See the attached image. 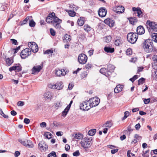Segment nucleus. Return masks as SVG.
Masks as SVG:
<instances>
[{"label": "nucleus", "mask_w": 157, "mask_h": 157, "mask_svg": "<svg viewBox=\"0 0 157 157\" xmlns=\"http://www.w3.org/2000/svg\"><path fill=\"white\" fill-rule=\"evenodd\" d=\"M116 10V13H122L124 12V8L122 6H119L117 7Z\"/></svg>", "instance_id": "nucleus-24"}, {"label": "nucleus", "mask_w": 157, "mask_h": 157, "mask_svg": "<svg viewBox=\"0 0 157 157\" xmlns=\"http://www.w3.org/2000/svg\"><path fill=\"white\" fill-rule=\"evenodd\" d=\"M17 105L18 106H22L24 105V102L19 101L18 102Z\"/></svg>", "instance_id": "nucleus-57"}, {"label": "nucleus", "mask_w": 157, "mask_h": 157, "mask_svg": "<svg viewBox=\"0 0 157 157\" xmlns=\"http://www.w3.org/2000/svg\"><path fill=\"white\" fill-rule=\"evenodd\" d=\"M18 141L27 147L32 148L33 147L32 142L30 140H23L21 139H19Z\"/></svg>", "instance_id": "nucleus-7"}, {"label": "nucleus", "mask_w": 157, "mask_h": 157, "mask_svg": "<svg viewBox=\"0 0 157 157\" xmlns=\"http://www.w3.org/2000/svg\"><path fill=\"white\" fill-rule=\"evenodd\" d=\"M91 107L89 104L88 100L83 101L80 104V109L83 110H88Z\"/></svg>", "instance_id": "nucleus-12"}, {"label": "nucleus", "mask_w": 157, "mask_h": 157, "mask_svg": "<svg viewBox=\"0 0 157 157\" xmlns=\"http://www.w3.org/2000/svg\"><path fill=\"white\" fill-rule=\"evenodd\" d=\"M104 50L105 52L107 53H113L114 51V48H111L109 47H105L104 48Z\"/></svg>", "instance_id": "nucleus-25"}, {"label": "nucleus", "mask_w": 157, "mask_h": 157, "mask_svg": "<svg viewBox=\"0 0 157 157\" xmlns=\"http://www.w3.org/2000/svg\"><path fill=\"white\" fill-rule=\"evenodd\" d=\"M143 48L147 52L149 53L157 51L155 48L154 46L152 41L149 39L146 40L142 44Z\"/></svg>", "instance_id": "nucleus-2"}, {"label": "nucleus", "mask_w": 157, "mask_h": 157, "mask_svg": "<svg viewBox=\"0 0 157 157\" xmlns=\"http://www.w3.org/2000/svg\"><path fill=\"white\" fill-rule=\"evenodd\" d=\"M78 60L80 64H83L86 62L87 57L85 54H79L78 57Z\"/></svg>", "instance_id": "nucleus-8"}, {"label": "nucleus", "mask_w": 157, "mask_h": 157, "mask_svg": "<svg viewBox=\"0 0 157 157\" xmlns=\"http://www.w3.org/2000/svg\"><path fill=\"white\" fill-rule=\"evenodd\" d=\"M16 70L18 72H19L22 70V67L19 63L16 64Z\"/></svg>", "instance_id": "nucleus-37"}, {"label": "nucleus", "mask_w": 157, "mask_h": 157, "mask_svg": "<svg viewBox=\"0 0 157 157\" xmlns=\"http://www.w3.org/2000/svg\"><path fill=\"white\" fill-rule=\"evenodd\" d=\"M42 67L40 65L34 66L32 69V74H34V72H39L42 69Z\"/></svg>", "instance_id": "nucleus-21"}, {"label": "nucleus", "mask_w": 157, "mask_h": 157, "mask_svg": "<svg viewBox=\"0 0 157 157\" xmlns=\"http://www.w3.org/2000/svg\"><path fill=\"white\" fill-rule=\"evenodd\" d=\"M113 124L111 121H107L103 124V127H105L108 128H109L112 126Z\"/></svg>", "instance_id": "nucleus-27"}, {"label": "nucleus", "mask_w": 157, "mask_h": 157, "mask_svg": "<svg viewBox=\"0 0 157 157\" xmlns=\"http://www.w3.org/2000/svg\"><path fill=\"white\" fill-rule=\"evenodd\" d=\"M132 52V50L131 48L128 49L126 51V54L127 55H131Z\"/></svg>", "instance_id": "nucleus-47"}, {"label": "nucleus", "mask_w": 157, "mask_h": 157, "mask_svg": "<svg viewBox=\"0 0 157 157\" xmlns=\"http://www.w3.org/2000/svg\"><path fill=\"white\" fill-rule=\"evenodd\" d=\"M74 156H78L80 155V153L78 150H77L73 153Z\"/></svg>", "instance_id": "nucleus-48"}, {"label": "nucleus", "mask_w": 157, "mask_h": 157, "mask_svg": "<svg viewBox=\"0 0 157 157\" xmlns=\"http://www.w3.org/2000/svg\"><path fill=\"white\" fill-rule=\"evenodd\" d=\"M44 136L48 139H50L52 138V134L49 132H46L44 133Z\"/></svg>", "instance_id": "nucleus-38"}, {"label": "nucleus", "mask_w": 157, "mask_h": 157, "mask_svg": "<svg viewBox=\"0 0 157 157\" xmlns=\"http://www.w3.org/2000/svg\"><path fill=\"white\" fill-rule=\"evenodd\" d=\"M38 146L40 150L45 151L48 149V145H46L43 141H41L39 143Z\"/></svg>", "instance_id": "nucleus-15"}, {"label": "nucleus", "mask_w": 157, "mask_h": 157, "mask_svg": "<svg viewBox=\"0 0 157 157\" xmlns=\"http://www.w3.org/2000/svg\"><path fill=\"white\" fill-rule=\"evenodd\" d=\"M92 139L86 137L84 139L82 140L80 144L84 148L89 147L91 144Z\"/></svg>", "instance_id": "nucleus-5"}, {"label": "nucleus", "mask_w": 157, "mask_h": 157, "mask_svg": "<svg viewBox=\"0 0 157 157\" xmlns=\"http://www.w3.org/2000/svg\"><path fill=\"white\" fill-rule=\"evenodd\" d=\"M48 157H56V152L55 151H52L48 155Z\"/></svg>", "instance_id": "nucleus-42"}, {"label": "nucleus", "mask_w": 157, "mask_h": 157, "mask_svg": "<svg viewBox=\"0 0 157 157\" xmlns=\"http://www.w3.org/2000/svg\"><path fill=\"white\" fill-rule=\"evenodd\" d=\"M115 67L113 65H109L107 67V71L108 73L107 75H109V76L111 75L112 73L114 71Z\"/></svg>", "instance_id": "nucleus-20"}, {"label": "nucleus", "mask_w": 157, "mask_h": 157, "mask_svg": "<svg viewBox=\"0 0 157 157\" xmlns=\"http://www.w3.org/2000/svg\"><path fill=\"white\" fill-rule=\"evenodd\" d=\"M130 23L132 24H134L135 23L137 22L138 20L136 17H130L128 18Z\"/></svg>", "instance_id": "nucleus-28"}, {"label": "nucleus", "mask_w": 157, "mask_h": 157, "mask_svg": "<svg viewBox=\"0 0 157 157\" xmlns=\"http://www.w3.org/2000/svg\"><path fill=\"white\" fill-rule=\"evenodd\" d=\"M94 50L92 49L88 51V53L90 56H91L93 53Z\"/></svg>", "instance_id": "nucleus-63"}, {"label": "nucleus", "mask_w": 157, "mask_h": 157, "mask_svg": "<svg viewBox=\"0 0 157 157\" xmlns=\"http://www.w3.org/2000/svg\"><path fill=\"white\" fill-rule=\"evenodd\" d=\"M45 99L48 101H49L52 98V93L50 92H48L45 93L44 95Z\"/></svg>", "instance_id": "nucleus-18"}, {"label": "nucleus", "mask_w": 157, "mask_h": 157, "mask_svg": "<svg viewBox=\"0 0 157 157\" xmlns=\"http://www.w3.org/2000/svg\"><path fill=\"white\" fill-rule=\"evenodd\" d=\"M31 54V49L29 48H26L22 50L21 53V56L22 59H25Z\"/></svg>", "instance_id": "nucleus-9"}, {"label": "nucleus", "mask_w": 157, "mask_h": 157, "mask_svg": "<svg viewBox=\"0 0 157 157\" xmlns=\"http://www.w3.org/2000/svg\"><path fill=\"white\" fill-rule=\"evenodd\" d=\"M112 37L109 35L107 36L105 38V40L106 42L107 43H109L111 40Z\"/></svg>", "instance_id": "nucleus-40"}, {"label": "nucleus", "mask_w": 157, "mask_h": 157, "mask_svg": "<svg viewBox=\"0 0 157 157\" xmlns=\"http://www.w3.org/2000/svg\"><path fill=\"white\" fill-rule=\"evenodd\" d=\"M50 32L52 36H54L56 34L55 31L52 28L50 29Z\"/></svg>", "instance_id": "nucleus-53"}, {"label": "nucleus", "mask_w": 157, "mask_h": 157, "mask_svg": "<svg viewBox=\"0 0 157 157\" xmlns=\"http://www.w3.org/2000/svg\"><path fill=\"white\" fill-rule=\"evenodd\" d=\"M100 99L97 97L92 98L88 100L91 108L97 106L99 104Z\"/></svg>", "instance_id": "nucleus-6"}, {"label": "nucleus", "mask_w": 157, "mask_h": 157, "mask_svg": "<svg viewBox=\"0 0 157 157\" xmlns=\"http://www.w3.org/2000/svg\"><path fill=\"white\" fill-rule=\"evenodd\" d=\"M92 28L88 25H85L84 26V29L87 32H88L90 31Z\"/></svg>", "instance_id": "nucleus-33"}, {"label": "nucleus", "mask_w": 157, "mask_h": 157, "mask_svg": "<svg viewBox=\"0 0 157 157\" xmlns=\"http://www.w3.org/2000/svg\"><path fill=\"white\" fill-rule=\"evenodd\" d=\"M150 100V98H147V99H145L144 100V103L146 104H148Z\"/></svg>", "instance_id": "nucleus-59"}, {"label": "nucleus", "mask_w": 157, "mask_h": 157, "mask_svg": "<svg viewBox=\"0 0 157 157\" xmlns=\"http://www.w3.org/2000/svg\"><path fill=\"white\" fill-rule=\"evenodd\" d=\"M144 78H140L138 80V85H140L141 84H143L144 81Z\"/></svg>", "instance_id": "nucleus-45"}, {"label": "nucleus", "mask_w": 157, "mask_h": 157, "mask_svg": "<svg viewBox=\"0 0 157 157\" xmlns=\"http://www.w3.org/2000/svg\"><path fill=\"white\" fill-rule=\"evenodd\" d=\"M29 48L33 52H36L38 50V46L34 42H29L28 44Z\"/></svg>", "instance_id": "nucleus-11"}, {"label": "nucleus", "mask_w": 157, "mask_h": 157, "mask_svg": "<svg viewBox=\"0 0 157 157\" xmlns=\"http://www.w3.org/2000/svg\"><path fill=\"white\" fill-rule=\"evenodd\" d=\"M65 11L68 13L70 16L74 17L76 13L75 11L68 10H65Z\"/></svg>", "instance_id": "nucleus-30"}, {"label": "nucleus", "mask_w": 157, "mask_h": 157, "mask_svg": "<svg viewBox=\"0 0 157 157\" xmlns=\"http://www.w3.org/2000/svg\"><path fill=\"white\" fill-rule=\"evenodd\" d=\"M151 36L152 40L156 43H157V33H153L151 34Z\"/></svg>", "instance_id": "nucleus-29"}, {"label": "nucleus", "mask_w": 157, "mask_h": 157, "mask_svg": "<svg viewBox=\"0 0 157 157\" xmlns=\"http://www.w3.org/2000/svg\"><path fill=\"white\" fill-rule=\"evenodd\" d=\"M114 43L116 46H120L122 44L121 38L119 36H117L115 39Z\"/></svg>", "instance_id": "nucleus-22"}, {"label": "nucleus", "mask_w": 157, "mask_h": 157, "mask_svg": "<svg viewBox=\"0 0 157 157\" xmlns=\"http://www.w3.org/2000/svg\"><path fill=\"white\" fill-rule=\"evenodd\" d=\"M46 20L48 23H51L56 29L61 27L60 24L61 23L62 20L56 16L54 12L50 13L47 17Z\"/></svg>", "instance_id": "nucleus-1"}, {"label": "nucleus", "mask_w": 157, "mask_h": 157, "mask_svg": "<svg viewBox=\"0 0 157 157\" xmlns=\"http://www.w3.org/2000/svg\"><path fill=\"white\" fill-rule=\"evenodd\" d=\"M96 132V129H91L88 132L89 135L90 136H93L95 134Z\"/></svg>", "instance_id": "nucleus-35"}, {"label": "nucleus", "mask_w": 157, "mask_h": 157, "mask_svg": "<svg viewBox=\"0 0 157 157\" xmlns=\"http://www.w3.org/2000/svg\"><path fill=\"white\" fill-rule=\"evenodd\" d=\"M135 127L137 130H139L140 127V125L139 123H138L135 125Z\"/></svg>", "instance_id": "nucleus-61"}, {"label": "nucleus", "mask_w": 157, "mask_h": 157, "mask_svg": "<svg viewBox=\"0 0 157 157\" xmlns=\"http://www.w3.org/2000/svg\"><path fill=\"white\" fill-rule=\"evenodd\" d=\"M134 137L136 139L134 140L133 142H135V143L137 142V140H140L142 139L141 136H139L137 134H136L135 135Z\"/></svg>", "instance_id": "nucleus-31"}, {"label": "nucleus", "mask_w": 157, "mask_h": 157, "mask_svg": "<svg viewBox=\"0 0 157 157\" xmlns=\"http://www.w3.org/2000/svg\"><path fill=\"white\" fill-rule=\"evenodd\" d=\"M69 109H67V107H66L65 109H64V110L62 112V115L63 117H65L67 115L69 110Z\"/></svg>", "instance_id": "nucleus-36"}, {"label": "nucleus", "mask_w": 157, "mask_h": 157, "mask_svg": "<svg viewBox=\"0 0 157 157\" xmlns=\"http://www.w3.org/2000/svg\"><path fill=\"white\" fill-rule=\"evenodd\" d=\"M152 59L153 60L156 61L157 62V55H154Z\"/></svg>", "instance_id": "nucleus-64"}, {"label": "nucleus", "mask_w": 157, "mask_h": 157, "mask_svg": "<svg viewBox=\"0 0 157 157\" xmlns=\"http://www.w3.org/2000/svg\"><path fill=\"white\" fill-rule=\"evenodd\" d=\"M104 23L110 27H113L114 25V21L111 19L108 18L104 21Z\"/></svg>", "instance_id": "nucleus-16"}, {"label": "nucleus", "mask_w": 157, "mask_h": 157, "mask_svg": "<svg viewBox=\"0 0 157 157\" xmlns=\"http://www.w3.org/2000/svg\"><path fill=\"white\" fill-rule=\"evenodd\" d=\"M132 10L133 11H136L138 14L137 16L139 17H142V12L140 8H138L134 7L132 8Z\"/></svg>", "instance_id": "nucleus-23"}, {"label": "nucleus", "mask_w": 157, "mask_h": 157, "mask_svg": "<svg viewBox=\"0 0 157 157\" xmlns=\"http://www.w3.org/2000/svg\"><path fill=\"white\" fill-rule=\"evenodd\" d=\"M55 106L56 107V108L58 109L59 107L61 106V104L60 102H57L55 104Z\"/></svg>", "instance_id": "nucleus-54"}, {"label": "nucleus", "mask_w": 157, "mask_h": 157, "mask_svg": "<svg viewBox=\"0 0 157 157\" xmlns=\"http://www.w3.org/2000/svg\"><path fill=\"white\" fill-rule=\"evenodd\" d=\"M40 126L41 127H45L46 126V124L45 122H42L40 124Z\"/></svg>", "instance_id": "nucleus-58"}, {"label": "nucleus", "mask_w": 157, "mask_h": 157, "mask_svg": "<svg viewBox=\"0 0 157 157\" xmlns=\"http://www.w3.org/2000/svg\"><path fill=\"white\" fill-rule=\"evenodd\" d=\"M138 37V35L136 33L131 32L128 33L127 38L128 42L134 44L136 42Z\"/></svg>", "instance_id": "nucleus-4"}, {"label": "nucleus", "mask_w": 157, "mask_h": 157, "mask_svg": "<svg viewBox=\"0 0 157 157\" xmlns=\"http://www.w3.org/2000/svg\"><path fill=\"white\" fill-rule=\"evenodd\" d=\"M30 122V120L29 119L25 118L24 120V122L26 124H29Z\"/></svg>", "instance_id": "nucleus-56"}, {"label": "nucleus", "mask_w": 157, "mask_h": 157, "mask_svg": "<svg viewBox=\"0 0 157 157\" xmlns=\"http://www.w3.org/2000/svg\"><path fill=\"white\" fill-rule=\"evenodd\" d=\"M118 151V149H113L111 150V152L112 154H114L117 152Z\"/></svg>", "instance_id": "nucleus-62"}, {"label": "nucleus", "mask_w": 157, "mask_h": 157, "mask_svg": "<svg viewBox=\"0 0 157 157\" xmlns=\"http://www.w3.org/2000/svg\"><path fill=\"white\" fill-rule=\"evenodd\" d=\"M146 25L149 32H157V23L150 20H147Z\"/></svg>", "instance_id": "nucleus-3"}, {"label": "nucleus", "mask_w": 157, "mask_h": 157, "mask_svg": "<svg viewBox=\"0 0 157 157\" xmlns=\"http://www.w3.org/2000/svg\"><path fill=\"white\" fill-rule=\"evenodd\" d=\"M36 23L35 22L32 20L29 21V25L31 27H34L35 26Z\"/></svg>", "instance_id": "nucleus-44"}, {"label": "nucleus", "mask_w": 157, "mask_h": 157, "mask_svg": "<svg viewBox=\"0 0 157 157\" xmlns=\"http://www.w3.org/2000/svg\"><path fill=\"white\" fill-rule=\"evenodd\" d=\"M79 38L80 39L83 40L86 38L85 35L83 33H81L80 34Z\"/></svg>", "instance_id": "nucleus-55"}, {"label": "nucleus", "mask_w": 157, "mask_h": 157, "mask_svg": "<svg viewBox=\"0 0 157 157\" xmlns=\"http://www.w3.org/2000/svg\"><path fill=\"white\" fill-rule=\"evenodd\" d=\"M117 88H118L119 89V91L120 92L121 91L123 88V86L118 85H117Z\"/></svg>", "instance_id": "nucleus-60"}, {"label": "nucleus", "mask_w": 157, "mask_h": 157, "mask_svg": "<svg viewBox=\"0 0 157 157\" xmlns=\"http://www.w3.org/2000/svg\"><path fill=\"white\" fill-rule=\"evenodd\" d=\"M63 86V83L61 82H58L56 84H49V87L53 89H57L60 90L62 89Z\"/></svg>", "instance_id": "nucleus-10"}, {"label": "nucleus", "mask_w": 157, "mask_h": 157, "mask_svg": "<svg viewBox=\"0 0 157 157\" xmlns=\"http://www.w3.org/2000/svg\"><path fill=\"white\" fill-rule=\"evenodd\" d=\"M53 53V50H46L44 52V54H52Z\"/></svg>", "instance_id": "nucleus-46"}, {"label": "nucleus", "mask_w": 157, "mask_h": 157, "mask_svg": "<svg viewBox=\"0 0 157 157\" xmlns=\"http://www.w3.org/2000/svg\"><path fill=\"white\" fill-rule=\"evenodd\" d=\"M10 40L12 42L13 44L15 45H17L18 44V43L17 42V41L16 40L13 39H10Z\"/></svg>", "instance_id": "nucleus-50"}, {"label": "nucleus", "mask_w": 157, "mask_h": 157, "mask_svg": "<svg viewBox=\"0 0 157 157\" xmlns=\"http://www.w3.org/2000/svg\"><path fill=\"white\" fill-rule=\"evenodd\" d=\"M100 72L105 75L107 77H109V75H107L108 73V72L107 71V69H106L105 68H102L100 70Z\"/></svg>", "instance_id": "nucleus-26"}, {"label": "nucleus", "mask_w": 157, "mask_h": 157, "mask_svg": "<svg viewBox=\"0 0 157 157\" xmlns=\"http://www.w3.org/2000/svg\"><path fill=\"white\" fill-rule=\"evenodd\" d=\"M78 23L80 26H82L84 24V21L82 19V18L80 17V18L78 19Z\"/></svg>", "instance_id": "nucleus-34"}, {"label": "nucleus", "mask_w": 157, "mask_h": 157, "mask_svg": "<svg viewBox=\"0 0 157 157\" xmlns=\"http://www.w3.org/2000/svg\"><path fill=\"white\" fill-rule=\"evenodd\" d=\"M128 157H135L134 154L131 152V150H129L127 152Z\"/></svg>", "instance_id": "nucleus-39"}, {"label": "nucleus", "mask_w": 157, "mask_h": 157, "mask_svg": "<svg viewBox=\"0 0 157 157\" xmlns=\"http://www.w3.org/2000/svg\"><path fill=\"white\" fill-rule=\"evenodd\" d=\"M16 64L14 65V66L10 67L9 68V71L11 72L13 71H14L16 70Z\"/></svg>", "instance_id": "nucleus-51"}, {"label": "nucleus", "mask_w": 157, "mask_h": 157, "mask_svg": "<svg viewBox=\"0 0 157 157\" xmlns=\"http://www.w3.org/2000/svg\"><path fill=\"white\" fill-rule=\"evenodd\" d=\"M70 36L69 35L67 34L65 35L64 36L65 40L67 41H70L71 40V39L70 38Z\"/></svg>", "instance_id": "nucleus-49"}, {"label": "nucleus", "mask_w": 157, "mask_h": 157, "mask_svg": "<svg viewBox=\"0 0 157 157\" xmlns=\"http://www.w3.org/2000/svg\"><path fill=\"white\" fill-rule=\"evenodd\" d=\"M83 136V135L82 134L80 133H76L75 134V138L77 139H81Z\"/></svg>", "instance_id": "nucleus-32"}, {"label": "nucleus", "mask_w": 157, "mask_h": 157, "mask_svg": "<svg viewBox=\"0 0 157 157\" xmlns=\"http://www.w3.org/2000/svg\"><path fill=\"white\" fill-rule=\"evenodd\" d=\"M15 12L16 11L13 12V13L11 14L10 15L9 17L7 20V21H9L10 20V19L13 18L14 16L18 14V13H16Z\"/></svg>", "instance_id": "nucleus-41"}, {"label": "nucleus", "mask_w": 157, "mask_h": 157, "mask_svg": "<svg viewBox=\"0 0 157 157\" xmlns=\"http://www.w3.org/2000/svg\"><path fill=\"white\" fill-rule=\"evenodd\" d=\"M67 73V71H65L64 70H60L59 69H56L55 71V74L57 76H62L65 75Z\"/></svg>", "instance_id": "nucleus-13"}, {"label": "nucleus", "mask_w": 157, "mask_h": 157, "mask_svg": "<svg viewBox=\"0 0 157 157\" xmlns=\"http://www.w3.org/2000/svg\"><path fill=\"white\" fill-rule=\"evenodd\" d=\"M3 58L5 59L6 65L8 66H10L13 62V59L11 58H6V57L5 56L4 57L3 55Z\"/></svg>", "instance_id": "nucleus-17"}, {"label": "nucleus", "mask_w": 157, "mask_h": 157, "mask_svg": "<svg viewBox=\"0 0 157 157\" xmlns=\"http://www.w3.org/2000/svg\"><path fill=\"white\" fill-rule=\"evenodd\" d=\"M107 10L104 7H102L100 8L98 10V15L99 16L101 17H105L106 14Z\"/></svg>", "instance_id": "nucleus-14"}, {"label": "nucleus", "mask_w": 157, "mask_h": 157, "mask_svg": "<svg viewBox=\"0 0 157 157\" xmlns=\"http://www.w3.org/2000/svg\"><path fill=\"white\" fill-rule=\"evenodd\" d=\"M136 32L138 35L143 34L145 33L144 29L142 26L140 25L137 27Z\"/></svg>", "instance_id": "nucleus-19"}, {"label": "nucleus", "mask_w": 157, "mask_h": 157, "mask_svg": "<svg viewBox=\"0 0 157 157\" xmlns=\"http://www.w3.org/2000/svg\"><path fill=\"white\" fill-rule=\"evenodd\" d=\"M92 66L91 64L88 63L86 65L85 67L86 69H89L90 68L92 67Z\"/></svg>", "instance_id": "nucleus-52"}, {"label": "nucleus", "mask_w": 157, "mask_h": 157, "mask_svg": "<svg viewBox=\"0 0 157 157\" xmlns=\"http://www.w3.org/2000/svg\"><path fill=\"white\" fill-rule=\"evenodd\" d=\"M87 75V73L86 71H84L82 73L81 76L82 78H86Z\"/></svg>", "instance_id": "nucleus-43"}]
</instances>
